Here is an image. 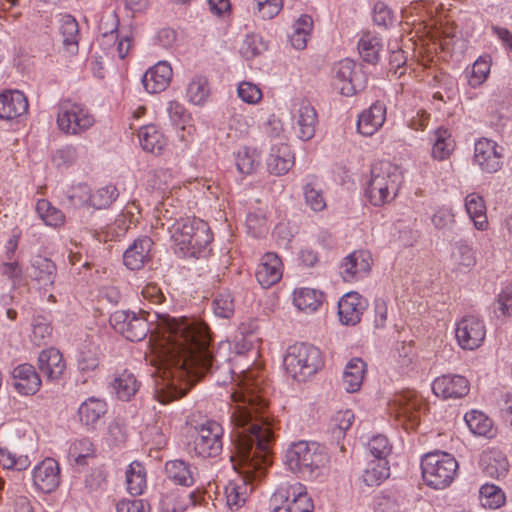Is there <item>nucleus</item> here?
I'll list each match as a JSON object with an SVG mask.
<instances>
[{
    "instance_id": "nucleus-6",
    "label": "nucleus",
    "mask_w": 512,
    "mask_h": 512,
    "mask_svg": "<svg viewBox=\"0 0 512 512\" xmlns=\"http://www.w3.org/2000/svg\"><path fill=\"white\" fill-rule=\"evenodd\" d=\"M421 469L423 480L429 487L443 489L454 481L458 462L450 453L434 451L422 458Z\"/></svg>"
},
{
    "instance_id": "nucleus-5",
    "label": "nucleus",
    "mask_w": 512,
    "mask_h": 512,
    "mask_svg": "<svg viewBox=\"0 0 512 512\" xmlns=\"http://www.w3.org/2000/svg\"><path fill=\"white\" fill-rule=\"evenodd\" d=\"M328 459L325 447L314 441L292 442L287 446L284 454L287 468L302 477H313L320 474Z\"/></svg>"
},
{
    "instance_id": "nucleus-38",
    "label": "nucleus",
    "mask_w": 512,
    "mask_h": 512,
    "mask_svg": "<svg viewBox=\"0 0 512 512\" xmlns=\"http://www.w3.org/2000/svg\"><path fill=\"white\" fill-rule=\"evenodd\" d=\"M168 112L173 125L178 129V137L181 141L187 142L192 128L190 113L175 100L169 103Z\"/></svg>"
},
{
    "instance_id": "nucleus-40",
    "label": "nucleus",
    "mask_w": 512,
    "mask_h": 512,
    "mask_svg": "<svg viewBox=\"0 0 512 512\" xmlns=\"http://www.w3.org/2000/svg\"><path fill=\"white\" fill-rule=\"evenodd\" d=\"M453 267L458 272H468L476 264V255L473 247L466 242H457L451 253Z\"/></svg>"
},
{
    "instance_id": "nucleus-56",
    "label": "nucleus",
    "mask_w": 512,
    "mask_h": 512,
    "mask_svg": "<svg viewBox=\"0 0 512 512\" xmlns=\"http://www.w3.org/2000/svg\"><path fill=\"white\" fill-rule=\"evenodd\" d=\"M214 314L219 318L228 319L235 311V301L230 291L219 292L212 303Z\"/></svg>"
},
{
    "instance_id": "nucleus-43",
    "label": "nucleus",
    "mask_w": 512,
    "mask_h": 512,
    "mask_svg": "<svg viewBox=\"0 0 512 512\" xmlns=\"http://www.w3.org/2000/svg\"><path fill=\"white\" fill-rule=\"evenodd\" d=\"M464 420L474 435L484 437L493 435V421L482 411L471 410L464 415Z\"/></svg>"
},
{
    "instance_id": "nucleus-20",
    "label": "nucleus",
    "mask_w": 512,
    "mask_h": 512,
    "mask_svg": "<svg viewBox=\"0 0 512 512\" xmlns=\"http://www.w3.org/2000/svg\"><path fill=\"white\" fill-rule=\"evenodd\" d=\"M368 306L367 300L358 292L344 294L338 301L339 320L344 325H356Z\"/></svg>"
},
{
    "instance_id": "nucleus-12",
    "label": "nucleus",
    "mask_w": 512,
    "mask_h": 512,
    "mask_svg": "<svg viewBox=\"0 0 512 512\" xmlns=\"http://www.w3.org/2000/svg\"><path fill=\"white\" fill-rule=\"evenodd\" d=\"M454 333L461 349L473 351L482 346L486 337V326L480 318L467 315L455 322Z\"/></svg>"
},
{
    "instance_id": "nucleus-9",
    "label": "nucleus",
    "mask_w": 512,
    "mask_h": 512,
    "mask_svg": "<svg viewBox=\"0 0 512 512\" xmlns=\"http://www.w3.org/2000/svg\"><path fill=\"white\" fill-rule=\"evenodd\" d=\"M423 407L422 397L415 391L408 390L393 397L389 402V413L399 426L406 431H410L416 429L419 425Z\"/></svg>"
},
{
    "instance_id": "nucleus-59",
    "label": "nucleus",
    "mask_w": 512,
    "mask_h": 512,
    "mask_svg": "<svg viewBox=\"0 0 512 512\" xmlns=\"http://www.w3.org/2000/svg\"><path fill=\"white\" fill-rule=\"evenodd\" d=\"M0 465L3 469L23 471L31 465V461L27 455L17 456L6 448H0Z\"/></svg>"
},
{
    "instance_id": "nucleus-36",
    "label": "nucleus",
    "mask_w": 512,
    "mask_h": 512,
    "mask_svg": "<svg viewBox=\"0 0 512 512\" xmlns=\"http://www.w3.org/2000/svg\"><path fill=\"white\" fill-rule=\"evenodd\" d=\"M213 233L209 225L194 217V258H207L212 253Z\"/></svg>"
},
{
    "instance_id": "nucleus-55",
    "label": "nucleus",
    "mask_w": 512,
    "mask_h": 512,
    "mask_svg": "<svg viewBox=\"0 0 512 512\" xmlns=\"http://www.w3.org/2000/svg\"><path fill=\"white\" fill-rule=\"evenodd\" d=\"M268 49V44L259 34H249L243 40L240 47L242 56L246 59H253Z\"/></svg>"
},
{
    "instance_id": "nucleus-3",
    "label": "nucleus",
    "mask_w": 512,
    "mask_h": 512,
    "mask_svg": "<svg viewBox=\"0 0 512 512\" xmlns=\"http://www.w3.org/2000/svg\"><path fill=\"white\" fill-rule=\"evenodd\" d=\"M402 183L400 168L391 162L381 161L372 166L364 195L372 206L383 207L397 197Z\"/></svg>"
},
{
    "instance_id": "nucleus-18",
    "label": "nucleus",
    "mask_w": 512,
    "mask_h": 512,
    "mask_svg": "<svg viewBox=\"0 0 512 512\" xmlns=\"http://www.w3.org/2000/svg\"><path fill=\"white\" fill-rule=\"evenodd\" d=\"M469 381L458 374H445L432 382L433 393L442 399H460L468 394Z\"/></svg>"
},
{
    "instance_id": "nucleus-19",
    "label": "nucleus",
    "mask_w": 512,
    "mask_h": 512,
    "mask_svg": "<svg viewBox=\"0 0 512 512\" xmlns=\"http://www.w3.org/2000/svg\"><path fill=\"white\" fill-rule=\"evenodd\" d=\"M295 165V154L287 143L272 144L266 157V167L270 174L282 176Z\"/></svg>"
},
{
    "instance_id": "nucleus-13",
    "label": "nucleus",
    "mask_w": 512,
    "mask_h": 512,
    "mask_svg": "<svg viewBox=\"0 0 512 512\" xmlns=\"http://www.w3.org/2000/svg\"><path fill=\"white\" fill-rule=\"evenodd\" d=\"M504 149L495 140L482 137L474 144L473 163L483 173H496L503 165Z\"/></svg>"
},
{
    "instance_id": "nucleus-34",
    "label": "nucleus",
    "mask_w": 512,
    "mask_h": 512,
    "mask_svg": "<svg viewBox=\"0 0 512 512\" xmlns=\"http://www.w3.org/2000/svg\"><path fill=\"white\" fill-rule=\"evenodd\" d=\"M138 139L143 150L155 155L161 154L167 144L164 134L153 124L142 126Z\"/></svg>"
},
{
    "instance_id": "nucleus-15",
    "label": "nucleus",
    "mask_w": 512,
    "mask_h": 512,
    "mask_svg": "<svg viewBox=\"0 0 512 512\" xmlns=\"http://www.w3.org/2000/svg\"><path fill=\"white\" fill-rule=\"evenodd\" d=\"M292 128L303 141L312 139L316 132L318 116L315 108L307 100H295L291 110Z\"/></svg>"
},
{
    "instance_id": "nucleus-11",
    "label": "nucleus",
    "mask_w": 512,
    "mask_h": 512,
    "mask_svg": "<svg viewBox=\"0 0 512 512\" xmlns=\"http://www.w3.org/2000/svg\"><path fill=\"white\" fill-rule=\"evenodd\" d=\"M224 429L212 419H206L194 427V452L203 458L217 457L223 448Z\"/></svg>"
},
{
    "instance_id": "nucleus-32",
    "label": "nucleus",
    "mask_w": 512,
    "mask_h": 512,
    "mask_svg": "<svg viewBox=\"0 0 512 512\" xmlns=\"http://www.w3.org/2000/svg\"><path fill=\"white\" fill-rule=\"evenodd\" d=\"M464 206L474 227L480 231L487 230L489 223L486 214V204L483 197L475 192L469 193L465 197Z\"/></svg>"
},
{
    "instance_id": "nucleus-33",
    "label": "nucleus",
    "mask_w": 512,
    "mask_h": 512,
    "mask_svg": "<svg viewBox=\"0 0 512 512\" xmlns=\"http://www.w3.org/2000/svg\"><path fill=\"white\" fill-rule=\"evenodd\" d=\"M431 156L434 160L448 159L455 149V141L448 129L438 128L431 134Z\"/></svg>"
},
{
    "instance_id": "nucleus-62",
    "label": "nucleus",
    "mask_w": 512,
    "mask_h": 512,
    "mask_svg": "<svg viewBox=\"0 0 512 512\" xmlns=\"http://www.w3.org/2000/svg\"><path fill=\"white\" fill-rule=\"evenodd\" d=\"M237 96L246 104L256 105L262 100L263 93L258 85L242 81L238 84Z\"/></svg>"
},
{
    "instance_id": "nucleus-47",
    "label": "nucleus",
    "mask_w": 512,
    "mask_h": 512,
    "mask_svg": "<svg viewBox=\"0 0 512 512\" xmlns=\"http://www.w3.org/2000/svg\"><path fill=\"white\" fill-rule=\"evenodd\" d=\"M381 49L380 38L371 32L363 33L358 41L359 54L367 63L375 64L379 59Z\"/></svg>"
},
{
    "instance_id": "nucleus-60",
    "label": "nucleus",
    "mask_w": 512,
    "mask_h": 512,
    "mask_svg": "<svg viewBox=\"0 0 512 512\" xmlns=\"http://www.w3.org/2000/svg\"><path fill=\"white\" fill-rule=\"evenodd\" d=\"M480 498L483 506L492 509L499 508L505 503L504 492L494 484H484L480 488Z\"/></svg>"
},
{
    "instance_id": "nucleus-8",
    "label": "nucleus",
    "mask_w": 512,
    "mask_h": 512,
    "mask_svg": "<svg viewBox=\"0 0 512 512\" xmlns=\"http://www.w3.org/2000/svg\"><path fill=\"white\" fill-rule=\"evenodd\" d=\"M194 383L199 381L206 373H209L214 363L219 362L221 351L230 349L229 342L222 343L216 356L210 350L211 335L208 325L194 318Z\"/></svg>"
},
{
    "instance_id": "nucleus-25",
    "label": "nucleus",
    "mask_w": 512,
    "mask_h": 512,
    "mask_svg": "<svg viewBox=\"0 0 512 512\" xmlns=\"http://www.w3.org/2000/svg\"><path fill=\"white\" fill-rule=\"evenodd\" d=\"M172 75L170 64L166 61H159L145 72L142 84L148 93H160L169 86Z\"/></svg>"
},
{
    "instance_id": "nucleus-46",
    "label": "nucleus",
    "mask_w": 512,
    "mask_h": 512,
    "mask_svg": "<svg viewBox=\"0 0 512 512\" xmlns=\"http://www.w3.org/2000/svg\"><path fill=\"white\" fill-rule=\"evenodd\" d=\"M312 29V17L309 15H301L293 25V33L290 36L291 45L297 50L305 49Z\"/></svg>"
},
{
    "instance_id": "nucleus-51",
    "label": "nucleus",
    "mask_w": 512,
    "mask_h": 512,
    "mask_svg": "<svg viewBox=\"0 0 512 512\" xmlns=\"http://www.w3.org/2000/svg\"><path fill=\"white\" fill-rule=\"evenodd\" d=\"M101 350L94 343H86L83 345L79 357L78 368L81 372H91L98 368L100 364Z\"/></svg>"
},
{
    "instance_id": "nucleus-42",
    "label": "nucleus",
    "mask_w": 512,
    "mask_h": 512,
    "mask_svg": "<svg viewBox=\"0 0 512 512\" xmlns=\"http://www.w3.org/2000/svg\"><path fill=\"white\" fill-rule=\"evenodd\" d=\"M106 411L107 405L105 401L91 397L80 405L78 415L83 424L93 426Z\"/></svg>"
},
{
    "instance_id": "nucleus-10",
    "label": "nucleus",
    "mask_w": 512,
    "mask_h": 512,
    "mask_svg": "<svg viewBox=\"0 0 512 512\" xmlns=\"http://www.w3.org/2000/svg\"><path fill=\"white\" fill-rule=\"evenodd\" d=\"M95 123L93 114L84 105L70 99L58 104L57 125L68 135H80L90 129Z\"/></svg>"
},
{
    "instance_id": "nucleus-22",
    "label": "nucleus",
    "mask_w": 512,
    "mask_h": 512,
    "mask_svg": "<svg viewBox=\"0 0 512 512\" xmlns=\"http://www.w3.org/2000/svg\"><path fill=\"white\" fill-rule=\"evenodd\" d=\"M33 483L44 493H51L60 484V467L53 458H45L33 469Z\"/></svg>"
},
{
    "instance_id": "nucleus-1",
    "label": "nucleus",
    "mask_w": 512,
    "mask_h": 512,
    "mask_svg": "<svg viewBox=\"0 0 512 512\" xmlns=\"http://www.w3.org/2000/svg\"><path fill=\"white\" fill-rule=\"evenodd\" d=\"M227 360L231 363L230 372L237 376L230 404L231 437L236 446V455L231 460L237 472L224 486V497L231 510H238L252 493L253 482L262 478L271 465L274 433L266 415L263 371L250 367V360L240 352Z\"/></svg>"
},
{
    "instance_id": "nucleus-27",
    "label": "nucleus",
    "mask_w": 512,
    "mask_h": 512,
    "mask_svg": "<svg viewBox=\"0 0 512 512\" xmlns=\"http://www.w3.org/2000/svg\"><path fill=\"white\" fill-rule=\"evenodd\" d=\"M28 100L19 90H7L0 93V119L12 120L28 111Z\"/></svg>"
},
{
    "instance_id": "nucleus-31",
    "label": "nucleus",
    "mask_w": 512,
    "mask_h": 512,
    "mask_svg": "<svg viewBox=\"0 0 512 512\" xmlns=\"http://www.w3.org/2000/svg\"><path fill=\"white\" fill-rule=\"evenodd\" d=\"M480 465L487 476L496 479L505 477L509 471L507 457L501 451L494 449L482 453Z\"/></svg>"
},
{
    "instance_id": "nucleus-23",
    "label": "nucleus",
    "mask_w": 512,
    "mask_h": 512,
    "mask_svg": "<svg viewBox=\"0 0 512 512\" xmlns=\"http://www.w3.org/2000/svg\"><path fill=\"white\" fill-rule=\"evenodd\" d=\"M153 241L149 236H140L125 250L124 265L132 271L142 269L152 259Z\"/></svg>"
},
{
    "instance_id": "nucleus-16",
    "label": "nucleus",
    "mask_w": 512,
    "mask_h": 512,
    "mask_svg": "<svg viewBox=\"0 0 512 512\" xmlns=\"http://www.w3.org/2000/svg\"><path fill=\"white\" fill-rule=\"evenodd\" d=\"M331 85L340 95H355L361 88L356 63L348 58L337 62L331 70Z\"/></svg>"
},
{
    "instance_id": "nucleus-2",
    "label": "nucleus",
    "mask_w": 512,
    "mask_h": 512,
    "mask_svg": "<svg viewBox=\"0 0 512 512\" xmlns=\"http://www.w3.org/2000/svg\"><path fill=\"white\" fill-rule=\"evenodd\" d=\"M157 315L159 357L168 367V397L161 402L180 399L192 386V322L187 317Z\"/></svg>"
},
{
    "instance_id": "nucleus-63",
    "label": "nucleus",
    "mask_w": 512,
    "mask_h": 512,
    "mask_svg": "<svg viewBox=\"0 0 512 512\" xmlns=\"http://www.w3.org/2000/svg\"><path fill=\"white\" fill-rule=\"evenodd\" d=\"M32 326L33 340L37 345L45 344L51 338L53 328L45 316L38 315L34 317Z\"/></svg>"
},
{
    "instance_id": "nucleus-50",
    "label": "nucleus",
    "mask_w": 512,
    "mask_h": 512,
    "mask_svg": "<svg viewBox=\"0 0 512 512\" xmlns=\"http://www.w3.org/2000/svg\"><path fill=\"white\" fill-rule=\"evenodd\" d=\"M36 212L47 226L57 228L65 223L64 213L60 209L52 206L46 199L37 201Z\"/></svg>"
},
{
    "instance_id": "nucleus-61",
    "label": "nucleus",
    "mask_w": 512,
    "mask_h": 512,
    "mask_svg": "<svg viewBox=\"0 0 512 512\" xmlns=\"http://www.w3.org/2000/svg\"><path fill=\"white\" fill-rule=\"evenodd\" d=\"M246 227L248 233L253 237H262L269 230L267 218L261 211L252 212L247 215Z\"/></svg>"
},
{
    "instance_id": "nucleus-24",
    "label": "nucleus",
    "mask_w": 512,
    "mask_h": 512,
    "mask_svg": "<svg viewBox=\"0 0 512 512\" xmlns=\"http://www.w3.org/2000/svg\"><path fill=\"white\" fill-rule=\"evenodd\" d=\"M41 383L38 372L31 364H20L12 371V384L21 395L29 396L36 394L41 387Z\"/></svg>"
},
{
    "instance_id": "nucleus-64",
    "label": "nucleus",
    "mask_w": 512,
    "mask_h": 512,
    "mask_svg": "<svg viewBox=\"0 0 512 512\" xmlns=\"http://www.w3.org/2000/svg\"><path fill=\"white\" fill-rule=\"evenodd\" d=\"M354 421V413L349 410H341L336 412L331 419V428L333 433L337 436H343L345 432L351 427Z\"/></svg>"
},
{
    "instance_id": "nucleus-4",
    "label": "nucleus",
    "mask_w": 512,
    "mask_h": 512,
    "mask_svg": "<svg viewBox=\"0 0 512 512\" xmlns=\"http://www.w3.org/2000/svg\"><path fill=\"white\" fill-rule=\"evenodd\" d=\"M325 366V355L317 346L294 343L286 349L283 357L285 372L293 380L305 383L318 374Z\"/></svg>"
},
{
    "instance_id": "nucleus-30",
    "label": "nucleus",
    "mask_w": 512,
    "mask_h": 512,
    "mask_svg": "<svg viewBox=\"0 0 512 512\" xmlns=\"http://www.w3.org/2000/svg\"><path fill=\"white\" fill-rule=\"evenodd\" d=\"M38 366L47 380H58L64 373L66 364L62 354L56 348L43 350L38 357Z\"/></svg>"
},
{
    "instance_id": "nucleus-49",
    "label": "nucleus",
    "mask_w": 512,
    "mask_h": 512,
    "mask_svg": "<svg viewBox=\"0 0 512 512\" xmlns=\"http://www.w3.org/2000/svg\"><path fill=\"white\" fill-rule=\"evenodd\" d=\"M389 475L390 467L388 462L386 460H374L368 464L362 475V480L369 487L379 486Z\"/></svg>"
},
{
    "instance_id": "nucleus-48",
    "label": "nucleus",
    "mask_w": 512,
    "mask_h": 512,
    "mask_svg": "<svg viewBox=\"0 0 512 512\" xmlns=\"http://www.w3.org/2000/svg\"><path fill=\"white\" fill-rule=\"evenodd\" d=\"M303 194L305 203L311 210L320 212L326 208V199L323 191L318 187L316 177L314 175L306 177Z\"/></svg>"
},
{
    "instance_id": "nucleus-57",
    "label": "nucleus",
    "mask_w": 512,
    "mask_h": 512,
    "mask_svg": "<svg viewBox=\"0 0 512 512\" xmlns=\"http://www.w3.org/2000/svg\"><path fill=\"white\" fill-rule=\"evenodd\" d=\"M91 190L87 184L80 183L70 187L66 192V204L72 208L90 206Z\"/></svg>"
},
{
    "instance_id": "nucleus-58",
    "label": "nucleus",
    "mask_w": 512,
    "mask_h": 512,
    "mask_svg": "<svg viewBox=\"0 0 512 512\" xmlns=\"http://www.w3.org/2000/svg\"><path fill=\"white\" fill-rule=\"evenodd\" d=\"M60 33L63 36V44L68 47L70 45L78 46L79 26L76 19L69 15H62L60 19Z\"/></svg>"
},
{
    "instance_id": "nucleus-14",
    "label": "nucleus",
    "mask_w": 512,
    "mask_h": 512,
    "mask_svg": "<svg viewBox=\"0 0 512 512\" xmlns=\"http://www.w3.org/2000/svg\"><path fill=\"white\" fill-rule=\"evenodd\" d=\"M110 324L117 333L132 342L143 340L149 332L148 321L135 312L115 311L110 316Z\"/></svg>"
},
{
    "instance_id": "nucleus-17",
    "label": "nucleus",
    "mask_w": 512,
    "mask_h": 512,
    "mask_svg": "<svg viewBox=\"0 0 512 512\" xmlns=\"http://www.w3.org/2000/svg\"><path fill=\"white\" fill-rule=\"evenodd\" d=\"M372 266V256L367 250H355L340 264V274L345 282L358 281L366 277Z\"/></svg>"
},
{
    "instance_id": "nucleus-53",
    "label": "nucleus",
    "mask_w": 512,
    "mask_h": 512,
    "mask_svg": "<svg viewBox=\"0 0 512 512\" xmlns=\"http://www.w3.org/2000/svg\"><path fill=\"white\" fill-rule=\"evenodd\" d=\"M402 13V17L405 19L406 23L413 25L416 33L422 32L425 35L432 34L434 24L427 23L426 20L422 18L423 8L421 4H416L415 6L404 10Z\"/></svg>"
},
{
    "instance_id": "nucleus-26",
    "label": "nucleus",
    "mask_w": 512,
    "mask_h": 512,
    "mask_svg": "<svg viewBox=\"0 0 512 512\" xmlns=\"http://www.w3.org/2000/svg\"><path fill=\"white\" fill-rule=\"evenodd\" d=\"M385 120L386 106L376 101L358 116L357 130L363 136H372L383 126Z\"/></svg>"
},
{
    "instance_id": "nucleus-45",
    "label": "nucleus",
    "mask_w": 512,
    "mask_h": 512,
    "mask_svg": "<svg viewBox=\"0 0 512 512\" xmlns=\"http://www.w3.org/2000/svg\"><path fill=\"white\" fill-rule=\"evenodd\" d=\"M126 484L128 492L133 496L141 495L146 488V470L144 466L133 461L126 471Z\"/></svg>"
},
{
    "instance_id": "nucleus-7",
    "label": "nucleus",
    "mask_w": 512,
    "mask_h": 512,
    "mask_svg": "<svg viewBox=\"0 0 512 512\" xmlns=\"http://www.w3.org/2000/svg\"><path fill=\"white\" fill-rule=\"evenodd\" d=\"M271 512H313L314 503L300 482L280 484L270 498Z\"/></svg>"
},
{
    "instance_id": "nucleus-52",
    "label": "nucleus",
    "mask_w": 512,
    "mask_h": 512,
    "mask_svg": "<svg viewBox=\"0 0 512 512\" xmlns=\"http://www.w3.org/2000/svg\"><path fill=\"white\" fill-rule=\"evenodd\" d=\"M165 473L176 485L189 486L191 471L188 463L183 460H172L165 464Z\"/></svg>"
},
{
    "instance_id": "nucleus-41",
    "label": "nucleus",
    "mask_w": 512,
    "mask_h": 512,
    "mask_svg": "<svg viewBox=\"0 0 512 512\" xmlns=\"http://www.w3.org/2000/svg\"><path fill=\"white\" fill-rule=\"evenodd\" d=\"M261 161V154L257 148L243 146L235 153V164L237 170L245 175H251L258 169Z\"/></svg>"
},
{
    "instance_id": "nucleus-39",
    "label": "nucleus",
    "mask_w": 512,
    "mask_h": 512,
    "mask_svg": "<svg viewBox=\"0 0 512 512\" xmlns=\"http://www.w3.org/2000/svg\"><path fill=\"white\" fill-rule=\"evenodd\" d=\"M111 387L118 399L129 401L138 391L140 383L132 372L124 370L115 376Z\"/></svg>"
},
{
    "instance_id": "nucleus-29",
    "label": "nucleus",
    "mask_w": 512,
    "mask_h": 512,
    "mask_svg": "<svg viewBox=\"0 0 512 512\" xmlns=\"http://www.w3.org/2000/svg\"><path fill=\"white\" fill-rule=\"evenodd\" d=\"M291 300L294 307L305 314H312L317 312L324 300V293L311 287H296L292 294Z\"/></svg>"
},
{
    "instance_id": "nucleus-35",
    "label": "nucleus",
    "mask_w": 512,
    "mask_h": 512,
    "mask_svg": "<svg viewBox=\"0 0 512 512\" xmlns=\"http://www.w3.org/2000/svg\"><path fill=\"white\" fill-rule=\"evenodd\" d=\"M366 373V364L361 358L350 359L343 372V386L348 393L360 390Z\"/></svg>"
},
{
    "instance_id": "nucleus-37",
    "label": "nucleus",
    "mask_w": 512,
    "mask_h": 512,
    "mask_svg": "<svg viewBox=\"0 0 512 512\" xmlns=\"http://www.w3.org/2000/svg\"><path fill=\"white\" fill-rule=\"evenodd\" d=\"M32 277L41 286H52L57 275V268L54 262L44 256L36 255L31 262Z\"/></svg>"
},
{
    "instance_id": "nucleus-54",
    "label": "nucleus",
    "mask_w": 512,
    "mask_h": 512,
    "mask_svg": "<svg viewBox=\"0 0 512 512\" xmlns=\"http://www.w3.org/2000/svg\"><path fill=\"white\" fill-rule=\"evenodd\" d=\"M119 196L115 185L108 184L91 192L90 206L96 209L108 208Z\"/></svg>"
},
{
    "instance_id": "nucleus-21",
    "label": "nucleus",
    "mask_w": 512,
    "mask_h": 512,
    "mask_svg": "<svg viewBox=\"0 0 512 512\" xmlns=\"http://www.w3.org/2000/svg\"><path fill=\"white\" fill-rule=\"evenodd\" d=\"M283 275L281 258L273 252L265 253L259 261L255 276L261 287L268 289L277 284Z\"/></svg>"
},
{
    "instance_id": "nucleus-28",
    "label": "nucleus",
    "mask_w": 512,
    "mask_h": 512,
    "mask_svg": "<svg viewBox=\"0 0 512 512\" xmlns=\"http://www.w3.org/2000/svg\"><path fill=\"white\" fill-rule=\"evenodd\" d=\"M172 249L181 258L192 255V222L189 219L176 221L170 229Z\"/></svg>"
},
{
    "instance_id": "nucleus-44",
    "label": "nucleus",
    "mask_w": 512,
    "mask_h": 512,
    "mask_svg": "<svg viewBox=\"0 0 512 512\" xmlns=\"http://www.w3.org/2000/svg\"><path fill=\"white\" fill-rule=\"evenodd\" d=\"M490 70L491 57L489 55L479 56L471 68L466 70L469 86L474 89L482 86L489 77Z\"/></svg>"
}]
</instances>
